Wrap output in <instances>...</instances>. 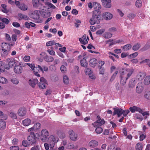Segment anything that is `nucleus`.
<instances>
[{
    "label": "nucleus",
    "mask_w": 150,
    "mask_h": 150,
    "mask_svg": "<svg viewBox=\"0 0 150 150\" xmlns=\"http://www.w3.org/2000/svg\"><path fill=\"white\" fill-rule=\"evenodd\" d=\"M40 148L39 146L38 145L34 146L32 147L30 150H40Z\"/></svg>",
    "instance_id": "680f3d73"
},
{
    "label": "nucleus",
    "mask_w": 150,
    "mask_h": 150,
    "mask_svg": "<svg viewBox=\"0 0 150 150\" xmlns=\"http://www.w3.org/2000/svg\"><path fill=\"white\" fill-rule=\"evenodd\" d=\"M98 120L95 122L93 123L92 125L94 127H98L101 126L105 123V121L104 120H102L99 116L97 117Z\"/></svg>",
    "instance_id": "20e7f679"
},
{
    "label": "nucleus",
    "mask_w": 150,
    "mask_h": 150,
    "mask_svg": "<svg viewBox=\"0 0 150 150\" xmlns=\"http://www.w3.org/2000/svg\"><path fill=\"white\" fill-rule=\"evenodd\" d=\"M42 15L44 18H46L50 16L51 15V13L47 10L44 11V9H42Z\"/></svg>",
    "instance_id": "393cba45"
},
{
    "label": "nucleus",
    "mask_w": 150,
    "mask_h": 150,
    "mask_svg": "<svg viewBox=\"0 0 150 150\" xmlns=\"http://www.w3.org/2000/svg\"><path fill=\"white\" fill-rule=\"evenodd\" d=\"M105 29H101L98 30L96 31V34L97 35H100L102 34L105 31Z\"/></svg>",
    "instance_id": "052dcab7"
},
{
    "label": "nucleus",
    "mask_w": 150,
    "mask_h": 150,
    "mask_svg": "<svg viewBox=\"0 0 150 150\" xmlns=\"http://www.w3.org/2000/svg\"><path fill=\"white\" fill-rule=\"evenodd\" d=\"M85 73L86 74H88V75L91 74L92 73V71H91V69L89 68H87L85 70Z\"/></svg>",
    "instance_id": "4d7b16f0"
},
{
    "label": "nucleus",
    "mask_w": 150,
    "mask_h": 150,
    "mask_svg": "<svg viewBox=\"0 0 150 150\" xmlns=\"http://www.w3.org/2000/svg\"><path fill=\"white\" fill-rule=\"evenodd\" d=\"M49 134L48 131L46 129H42L41 131V136L43 137L42 139L45 140L47 139L48 138Z\"/></svg>",
    "instance_id": "4468645a"
},
{
    "label": "nucleus",
    "mask_w": 150,
    "mask_h": 150,
    "mask_svg": "<svg viewBox=\"0 0 150 150\" xmlns=\"http://www.w3.org/2000/svg\"><path fill=\"white\" fill-rule=\"evenodd\" d=\"M1 21L3 22V23H5L6 24H8L9 22V21L6 18H3L1 19Z\"/></svg>",
    "instance_id": "13d9d810"
},
{
    "label": "nucleus",
    "mask_w": 150,
    "mask_h": 150,
    "mask_svg": "<svg viewBox=\"0 0 150 150\" xmlns=\"http://www.w3.org/2000/svg\"><path fill=\"white\" fill-rule=\"evenodd\" d=\"M4 47H3L2 48H4V49L8 51H10L11 50V46L10 44L5 43H4Z\"/></svg>",
    "instance_id": "c9c22d12"
},
{
    "label": "nucleus",
    "mask_w": 150,
    "mask_h": 150,
    "mask_svg": "<svg viewBox=\"0 0 150 150\" xmlns=\"http://www.w3.org/2000/svg\"><path fill=\"white\" fill-rule=\"evenodd\" d=\"M98 144V142L96 140H92L88 144L89 146L91 148L96 147Z\"/></svg>",
    "instance_id": "aec40b11"
},
{
    "label": "nucleus",
    "mask_w": 150,
    "mask_h": 150,
    "mask_svg": "<svg viewBox=\"0 0 150 150\" xmlns=\"http://www.w3.org/2000/svg\"><path fill=\"white\" fill-rule=\"evenodd\" d=\"M38 83V80L37 79H30L29 81L30 85L33 88H34L35 86Z\"/></svg>",
    "instance_id": "6ab92c4d"
},
{
    "label": "nucleus",
    "mask_w": 150,
    "mask_h": 150,
    "mask_svg": "<svg viewBox=\"0 0 150 150\" xmlns=\"http://www.w3.org/2000/svg\"><path fill=\"white\" fill-rule=\"evenodd\" d=\"M5 68L4 64V63L2 62H0V71L2 72L4 71Z\"/></svg>",
    "instance_id": "603ef678"
},
{
    "label": "nucleus",
    "mask_w": 150,
    "mask_h": 150,
    "mask_svg": "<svg viewBox=\"0 0 150 150\" xmlns=\"http://www.w3.org/2000/svg\"><path fill=\"white\" fill-rule=\"evenodd\" d=\"M136 16V15L133 13H130L127 16L128 18L130 19H132Z\"/></svg>",
    "instance_id": "e2e57ef3"
},
{
    "label": "nucleus",
    "mask_w": 150,
    "mask_h": 150,
    "mask_svg": "<svg viewBox=\"0 0 150 150\" xmlns=\"http://www.w3.org/2000/svg\"><path fill=\"white\" fill-rule=\"evenodd\" d=\"M132 45L130 44H127L123 47V49L127 51L131 48Z\"/></svg>",
    "instance_id": "a19ab883"
},
{
    "label": "nucleus",
    "mask_w": 150,
    "mask_h": 150,
    "mask_svg": "<svg viewBox=\"0 0 150 150\" xmlns=\"http://www.w3.org/2000/svg\"><path fill=\"white\" fill-rule=\"evenodd\" d=\"M129 110L132 113L134 112L135 111H138L139 113H142V110L139 108L135 106H133L132 107H130Z\"/></svg>",
    "instance_id": "dca6fc26"
},
{
    "label": "nucleus",
    "mask_w": 150,
    "mask_h": 150,
    "mask_svg": "<svg viewBox=\"0 0 150 150\" xmlns=\"http://www.w3.org/2000/svg\"><path fill=\"white\" fill-rule=\"evenodd\" d=\"M146 76L145 74L143 72H139L136 76V79L141 81Z\"/></svg>",
    "instance_id": "5701e85b"
},
{
    "label": "nucleus",
    "mask_w": 150,
    "mask_h": 150,
    "mask_svg": "<svg viewBox=\"0 0 150 150\" xmlns=\"http://www.w3.org/2000/svg\"><path fill=\"white\" fill-rule=\"evenodd\" d=\"M93 6L95 9V11H100V10L101 8V6L100 4L96 2H94L93 4Z\"/></svg>",
    "instance_id": "4be33fe9"
},
{
    "label": "nucleus",
    "mask_w": 150,
    "mask_h": 150,
    "mask_svg": "<svg viewBox=\"0 0 150 150\" xmlns=\"http://www.w3.org/2000/svg\"><path fill=\"white\" fill-rule=\"evenodd\" d=\"M32 3L33 4V6L36 8L38 7L40 4L39 0H33Z\"/></svg>",
    "instance_id": "2f4dec72"
},
{
    "label": "nucleus",
    "mask_w": 150,
    "mask_h": 150,
    "mask_svg": "<svg viewBox=\"0 0 150 150\" xmlns=\"http://www.w3.org/2000/svg\"><path fill=\"white\" fill-rule=\"evenodd\" d=\"M0 83L3 84H6L7 83V80L6 78L0 76Z\"/></svg>",
    "instance_id": "79ce46f5"
},
{
    "label": "nucleus",
    "mask_w": 150,
    "mask_h": 150,
    "mask_svg": "<svg viewBox=\"0 0 150 150\" xmlns=\"http://www.w3.org/2000/svg\"><path fill=\"white\" fill-rule=\"evenodd\" d=\"M112 36V34L109 32H106L103 35V37L105 38L108 39L110 38Z\"/></svg>",
    "instance_id": "a18cd8bd"
},
{
    "label": "nucleus",
    "mask_w": 150,
    "mask_h": 150,
    "mask_svg": "<svg viewBox=\"0 0 150 150\" xmlns=\"http://www.w3.org/2000/svg\"><path fill=\"white\" fill-rule=\"evenodd\" d=\"M13 70L14 72L17 74H21L23 71V68L21 64L19 63L18 65H16L14 67Z\"/></svg>",
    "instance_id": "39448f33"
},
{
    "label": "nucleus",
    "mask_w": 150,
    "mask_h": 150,
    "mask_svg": "<svg viewBox=\"0 0 150 150\" xmlns=\"http://www.w3.org/2000/svg\"><path fill=\"white\" fill-rule=\"evenodd\" d=\"M41 124L40 123L38 122L35 124L33 126L34 129L35 130H37L40 129V128Z\"/></svg>",
    "instance_id": "37998d69"
},
{
    "label": "nucleus",
    "mask_w": 150,
    "mask_h": 150,
    "mask_svg": "<svg viewBox=\"0 0 150 150\" xmlns=\"http://www.w3.org/2000/svg\"><path fill=\"white\" fill-rule=\"evenodd\" d=\"M138 52H135L134 53L130 54L128 56V58L129 59H131L132 58L136 57L138 55Z\"/></svg>",
    "instance_id": "c03bdc74"
},
{
    "label": "nucleus",
    "mask_w": 150,
    "mask_h": 150,
    "mask_svg": "<svg viewBox=\"0 0 150 150\" xmlns=\"http://www.w3.org/2000/svg\"><path fill=\"white\" fill-rule=\"evenodd\" d=\"M27 140L32 145L36 142V137L33 132H30V135L27 137Z\"/></svg>",
    "instance_id": "7ed1b4c3"
},
{
    "label": "nucleus",
    "mask_w": 150,
    "mask_h": 150,
    "mask_svg": "<svg viewBox=\"0 0 150 150\" xmlns=\"http://www.w3.org/2000/svg\"><path fill=\"white\" fill-rule=\"evenodd\" d=\"M144 97L145 98L150 100V91H146L144 95Z\"/></svg>",
    "instance_id": "58836bf2"
},
{
    "label": "nucleus",
    "mask_w": 150,
    "mask_h": 150,
    "mask_svg": "<svg viewBox=\"0 0 150 150\" xmlns=\"http://www.w3.org/2000/svg\"><path fill=\"white\" fill-rule=\"evenodd\" d=\"M34 74L38 77H40V76L39 74L40 71L44 73L43 68L40 65H38L37 67H35L33 70Z\"/></svg>",
    "instance_id": "423d86ee"
},
{
    "label": "nucleus",
    "mask_w": 150,
    "mask_h": 150,
    "mask_svg": "<svg viewBox=\"0 0 150 150\" xmlns=\"http://www.w3.org/2000/svg\"><path fill=\"white\" fill-rule=\"evenodd\" d=\"M137 83V80L135 78H133L130 79L129 83V86L130 88H132L134 87Z\"/></svg>",
    "instance_id": "412c9836"
},
{
    "label": "nucleus",
    "mask_w": 150,
    "mask_h": 150,
    "mask_svg": "<svg viewBox=\"0 0 150 150\" xmlns=\"http://www.w3.org/2000/svg\"><path fill=\"white\" fill-rule=\"evenodd\" d=\"M143 88L142 83L140 82L137 83L136 88V91L138 93H140L143 90Z\"/></svg>",
    "instance_id": "2eb2a0df"
},
{
    "label": "nucleus",
    "mask_w": 150,
    "mask_h": 150,
    "mask_svg": "<svg viewBox=\"0 0 150 150\" xmlns=\"http://www.w3.org/2000/svg\"><path fill=\"white\" fill-rule=\"evenodd\" d=\"M18 115L20 116H23L25 115L26 113L25 109L24 108H20L18 110Z\"/></svg>",
    "instance_id": "a211bd4d"
},
{
    "label": "nucleus",
    "mask_w": 150,
    "mask_h": 150,
    "mask_svg": "<svg viewBox=\"0 0 150 150\" xmlns=\"http://www.w3.org/2000/svg\"><path fill=\"white\" fill-rule=\"evenodd\" d=\"M79 40L81 44L85 45L88 43L89 38L86 35H84L81 38H79Z\"/></svg>",
    "instance_id": "9d476101"
},
{
    "label": "nucleus",
    "mask_w": 150,
    "mask_h": 150,
    "mask_svg": "<svg viewBox=\"0 0 150 150\" xmlns=\"http://www.w3.org/2000/svg\"><path fill=\"white\" fill-rule=\"evenodd\" d=\"M18 16L19 18V20L24 19L25 20H28L29 19V18L27 16L23 15L21 13H18Z\"/></svg>",
    "instance_id": "a878e982"
},
{
    "label": "nucleus",
    "mask_w": 150,
    "mask_h": 150,
    "mask_svg": "<svg viewBox=\"0 0 150 150\" xmlns=\"http://www.w3.org/2000/svg\"><path fill=\"white\" fill-rule=\"evenodd\" d=\"M68 133L69 134V138L71 140L76 141L77 140V134H76L73 130H69Z\"/></svg>",
    "instance_id": "0eeeda50"
},
{
    "label": "nucleus",
    "mask_w": 150,
    "mask_h": 150,
    "mask_svg": "<svg viewBox=\"0 0 150 150\" xmlns=\"http://www.w3.org/2000/svg\"><path fill=\"white\" fill-rule=\"evenodd\" d=\"M23 146L25 147H27L30 146V144L28 140H24L22 142V143Z\"/></svg>",
    "instance_id": "4c0bfd02"
},
{
    "label": "nucleus",
    "mask_w": 150,
    "mask_h": 150,
    "mask_svg": "<svg viewBox=\"0 0 150 150\" xmlns=\"http://www.w3.org/2000/svg\"><path fill=\"white\" fill-rule=\"evenodd\" d=\"M50 140L52 141L54 143H57L59 139L54 137L53 135H52L50 137Z\"/></svg>",
    "instance_id": "f704fd0d"
},
{
    "label": "nucleus",
    "mask_w": 150,
    "mask_h": 150,
    "mask_svg": "<svg viewBox=\"0 0 150 150\" xmlns=\"http://www.w3.org/2000/svg\"><path fill=\"white\" fill-rule=\"evenodd\" d=\"M45 61L48 62H52L54 60V58L52 57L47 55L44 58Z\"/></svg>",
    "instance_id": "cd10ccee"
},
{
    "label": "nucleus",
    "mask_w": 150,
    "mask_h": 150,
    "mask_svg": "<svg viewBox=\"0 0 150 150\" xmlns=\"http://www.w3.org/2000/svg\"><path fill=\"white\" fill-rule=\"evenodd\" d=\"M11 81L13 84L15 85H17L19 83L18 80L15 78L11 79Z\"/></svg>",
    "instance_id": "49530a36"
},
{
    "label": "nucleus",
    "mask_w": 150,
    "mask_h": 150,
    "mask_svg": "<svg viewBox=\"0 0 150 150\" xmlns=\"http://www.w3.org/2000/svg\"><path fill=\"white\" fill-rule=\"evenodd\" d=\"M1 54L3 57H6L7 56L9 51H7L4 48H2Z\"/></svg>",
    "instance_id": "7c9ffc66"
},
{
    "label": "nucleus",
    "mask_w": 150,
    "mask_h": 150,
    "mask_svg": "<svg viewBox=\"0 0 150 150\" xmlns=\"http://www.w3.org/2000/svg\"><path fill=\"white\" fill-rule=\"evenodd\" d=\"M40 11L35 10L30 14V17L33 19L38 20L40 18Z\"/></svg>",
    "instance_id": "6e6552de"
},
{
    "label": "nucleus",
    "mask_w": 150,
    "mask_h": 150,
    "mask_svg": "<svg viewBox=\"0 0 150 150\" xmlns=\"http://www.w3.org/2000/svg\"><path fill=\"white\" fill-rule=\"evenodd\" d=\"M103 131V129L100 127H97L95 129L96 132L98 134H100Z\"/></svg>",
    "instance_id": "864d4df0"
},
{
    "label": "nucleus",
    "mask_w": 150,
    "mask_h": 150,
    "mask_svg": "<svg viewBox=\"0 0 150 150\" xmlns=\"http://www.w3.org/2000/svg\"><path fill=\"white\" fill-rule=\"evenodd\" d=\"M129 110H122V114L123 115V116L125 117H126L127 115L129 112Z\"/></svg>",
    "instance_id": "bf43d9fd"
},
{
    "label": "nucleus",
    "mask_w": 150,
    "mask_h": 150,
    "mask_svg": "<svg viewBox=\"0 0 150 150\" xmlns=\"http://www.w3.org/2000/svg\"><path fill=\"white\" fill-rule=\"evenodd\" d=\"M6 123L4 121H0V130H3L6 127Z\"/></svg>",
    "instance_id": "473e14b6"
},
{
    "label": "nucleus",
    "mask_w": 150,
    "mask_h": 150,
    "mask_svg": "<svg viewBox=\"0 0 150 150\" xmlns=\"http://www.w3.org/2000/svg\"><path fill=\"white\" fill-rule=\"evenodd\" d=\"M114 111L113 113V115H117L118 117H120L122 114L123 110L121 108H114Z\"/></svg>",
    "instance_id": "f8f14e48"
},
{
    "label": "nucleus",
    "mask_w": 150,
    "mask_h": 150,
    "mask_svg": "<svg viewBox=\"0 0 150 150\" xmlns=\"http://www.w3.org/2000/svg\"><path fill=\"white\" fill-rule=\"evenodd\" d=\"M141 45L139 43H137L134 45L132 47V49L134 51H137L138 50L140 47Z\"/></svg>",
    "instance_id": "e433bc0d"
},
{
    "label": "nucleus",
    "mask_w": 150,
    "mask_h": 150,
    "mask_svg": "<svg viewBox=\"0 0 150 150\" xmlns=\"http://www.w3.org/2000/svg\"><path fill=\"white\" fill-rule=\"evenodd\" d=\"M6 60L8 62V65L10 67H12L16 65V61L13 59L8 58Z\"/></svg>",
    "instance_id": "f3484780"
},
{
    "label": "nucleus",
    "mask_w": 150,
    "mask_h": 150,
    "mask_svg": "<svg viewBox=\"0 0 150 150\" xmlns=\"http://www.w3.org/2000/svg\"><path fill=\"white\" fill-rule=\"evenodd\" d=\"M136 6L138 8L142 6V2L140 0H137L135 3Z\"/></svg>",
    "instance_id": "de8ad7c7"
},
{
    "label": "nucleus",
    "mask_w": 150,
    "mask_h": 150,
    "mask_svg": "<svg viewBox=\"0 0 150 150\" xmlns=\"http://www.w3.org/2000/svg\"><path fill=\"white\" fill-rule=\"evenodd\" d=\"M40 82L38 84L39 88L42 89L45 88L46 81L43 77L40 78Z\"/></svg>",
    "instance_id": "1a4fd4ad"
},
{
    "label": "nucleus",
    "mask_w": 150,
    "mask_h": 150,
    "mask_svg": "<svg viewBox=\"0 0 150 150\" xmlns=\"http://www.w3.org/2000/svg\"><path fill=\"white\" fill-rule=\"evenodd\" d=\"M150 48V46L149 45H146L143 47L142 50L143 51H145Z\"/></svg>",
    "instance_id": "69168bd1"
},
{
    "label": "nucleus",
    "mask_w": 150,
    "mask_h": 150,
    "mask_svg": "<svg viewBox=\"0 0 150 150\" xmlns=\"http://www.w3.org/2000/svg\"><path fill=\"white\" fill-rule=\"evenodd\" d=\"M63 81L65 84H68L69 82V80L68 77L67 76H64L63 77Z\"/></svg>",
    "instance_id": "09e8293b"
},
{
    "label": "nucleus",
    "mask_w": 150,
    "mask_h": 150,
    "mask_svg": "<svg viewBox=\"0 0 150 150\" xmlns=\"http://www.w3.org/2000/svg\"><path fill=\"white\" fill-rule=\"evenodd\" d=\"M19 149L18 146H12L10 147L11 150H18Z\"/></svg>",
    "instance_id": "338daca9"
},
{
    "label": "nucleus",
    "mask_w": 150,
    "mask_h": 150,
    "mask_svg": "<svg viewBox=\"0 0 150 150\" xmlns=\"http://www.w3.org/2000/svg\"><path fill=\"white\" fill-rule=\"evenodd\" d=\"M1 6L3 8L1 9L2 11L5 13H8V11L6 9V5L5 4H2L1 5Z\"/></svg>",
    "instance_id": "ea45409f"
},
{
    "label": "nucleus",
    "mask_w": 150,
    "mask_h": 150,
    "mask_svg": "<svg viewBox=\"0 0 150 150\" xmlns=\"http://www.w3.org/2000/svg\"><path fill=\"white\" fill-rule=\"evenodd\" d=\"M9 116L13 119H16L17 118L16 114L13 112H10Z\"/></svg>",
    "instance_id": "8fccbe9b"
},
{
    "label": "nucleus",
    "mask_w": 150,
    "mask_h": 150,
    "mask_svg": "<svg viewBox=\"0 0 150 150\" xmlns=\"http://www.w3.org/2000/svg\"><path fill=\"white\" fill-rule=\"evenodd\" d=\"M80 64L82 67H87L88 63L86 62V60L84 59V58L81 60Z\"/></svg>",
    "instance_id": "c756f323"
},
{
    "label": "nucleus",
    "mask_w": 150,
    "mask_h": 150,
    "mask_svg": "<svg viewBox=\"0 0 150 150\" xmlns=\"http://www.w3.org/2000/svg\"><path fill=\"white\" fill-rule=\"evenodd\" d=\"M144 83L146 85H147L150 83V75L146 76L144 79Z\"/></svg>",
    "instance_id": "c85d7f7f"
},
{
    "label": "nucleus",
    "mask_w": 150,
    "mask_h": 150,
    "mask_svg": "<svg viewBox=\"0 0 150 150\" xmlns=\"http://www.w3.org/2000/svg\"><path fill=\"white\" fill-rule=\"evenodd\" d=\"M31 120L28 118L26 119L23 121V124L25 126H28L30 125L31 123Z\"/></svg>",
    "instance_id": "bb28decb"
},
{
    "label": "nucleus",
    "mask_w": 150,
    "mask_h": 150,
    "mask_svg": "<svg viewBox=\"0 0 150 150\" xmlns=\"http://www.w3.org/2000/svg\"><path fill=\"white\" fill-rule=\"evenodd\" d=\"M19 8L23 11H25L27 10L28 6L25 4H22L19 6Z\"/></svg>",
    "instance_id": "72a5a7b5"
},
{
    "label": "nucleus",
    "mask_w": 150,
    "mask_h": 150,
    "mask_svg": "<svg viewBox=\"0 0 150 150\" xmlns=\"http://www.w3.org/2000/svg\"><path fill=\"white\" fill-rule=\"evenodd\" d=\"M55 44V42L54 40L50 41L47 42L46 43V46H52Z\"/></svg>",
    "instance_id": "3c124183"
},
{
    "label": "nucleus",
    "mask_w": 150,
    "mask_h": 150,
    "mask_svg": "<svg viewBox=\"0 0 150 150\" xmlns=\"http://www.w3.org/2000/svg\"><path fill=\"white\" fill-rule=\"evenodd\" d=\"M118 73V71H116L113 74V75L111 76L110 79V81H112L113 80L115 79V77Z\"/></svg>",
    "instance_id": "6e6d98bb"
},
{
    "label": "nucleus",
    "mask_w": 150,
    "mask_h": 150,
    "mask_svg": "<svg viewBox=\"0 0 150 150\" xmlns=\"http://www.w3.org/2000/svg\"><path fill=\"white\" fill-rule=\"evenodd\" d=\"M123 71L120 76V83L122 86L125 85L133 72L134 70L131 68H125L122 69Z\"/></svg>",
    "instance_id": "f257e3e1"
},
{
    "label": "nucleus",
    "mask_w": 150,
    "mask_h": 150,
    "mask_svg": "<svg viewBox=\"0 0 150 150\" xmlns=\"http://www.w3.org/2000/svg\"><path fill=\"white\" fill-rule=\"evenodd\" d=\"M60 70L62 73H64L66 71V68L64 66L62 65L60 67Z\"/></svg>",
    "instance_id": "774afa93"
},
{
    "label": "nucleus",
    "mask_w": 150,
    "mask_h": 150,
    "mask_svg": "<svg viewBox=\"0 0 150 150\" xmlns=\"http://www.w3.org/2000/svg\"><path fill=\"white\" fill-rule=\"evenodd\" d=\"M136 150H142V147L141 144L138 143L136 144Z\"/></svg>",
    "instance_id": "5fc2aeb1"
},
{
    "label": "nucleus",
    "mask_w": 150,
    "mask_h": 150,
    "mask_svg": "<svg viewBox=\"0 0 150 150\" xmlns=\"http://www.w3.org/2000/svg\"><path fill=\"white\" fill-rule=\"evenodd\" d=\"M100 11H93L92 18L89 21L90 24L91 25L94 24L96 23H98V22L102 19L100 17Z\"/></svg>",
    "instance_id": "f03ea898"
},
{
    "label": "nucleus",
    "mask_w": 150,
    "mask_h": 150,
    "mask_svg": "<svg viewBox=\"0 0 150 150\" xmlns=\"http://www.w3.org/2000/svg\"><path fill=\"white\" fill-rule=\"evenodd\" d=\"M113 16L112 14L109 12H105L103 14L102 19H105L106 20H110L112 18Z\"/></svg>",
    "instance_id": "ddd939ff"
},
{
    "label": "nucleus",
    "mask_w": 150,
    "mask_h": 150,
    "mask_svg": "<svg viewBox=\"0 0 150 150\" xmlns=\"http://www.w3.org/2000/svg\"><path fill=\"white\" fill-rule=\"evenodd\" d=\"M98 61L97 59L93 58L91 59L89 61V65L92 67H94L97 64Z\"/></svg>",
    "instance_id": "b1692460"
},
{
    "label": "nucleus",
    "mask_w": 150,
    "mask_h": 150,
    "mask_svg": "<svg viewBox=\"0 0 150 150\" xmlns=\"http://www.w3.org/2000/svg\"><path fill=\"white\" fill-rule=\"evenodd\" d=\"M47 51L51 55H54L55 54V52L52 50L48 49Z\"/></svg>",
    "instance_id": "0e129e2a"
},
{
    "label": "nucleus",
    "mask_w": 150,
    "mask_h": 150,
    "mask_svg": "<svg viewBox=\"0 0 150 150\" xmlns=\"http://www.w3.org/2000/svg\"><path fill=\"white\" fill-rule=\"evenodd\" d=\"M101 1L102 4L104 7L108 8H110L111 7V0H102Z\"/></svg>",
    "instance_id": "9b49d317"
}]
</instances>
